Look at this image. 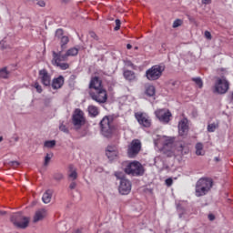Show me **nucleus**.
<instances>
[{"label":"nucleus","mask_w":233,"mask_h":233,"mask_svg":"<svg viewBox=\"0 0 233 233\" xmlns=\"http://www.w3.org/2000/svg\"><path fill=\"white\" fill-rule=\"evenodd\" d=\"M101 132L105 137H112L119 132V126L114 120V116H106L100 121Z\"/></svg>","instance_id":"obj_1"},{"label":"nucleus","mask_w":233,"mask_h":233,"mask_svg":"<svg viewBox=\"0 0 233 233\" xmlns=\"http://www.w3.org/2000/svg\"><path fill=\"white\" fill-rule=\"evenodd\" d=\"M214 182L210 178L202 177L198 180L195 188V196L197 198H201L202 196H207L208 192H210Z\"/></svg>","instance_id":"obj_2"},{"label":"nucleus","mask_w":233,"mask_h":233,"mask_svg":"<svg viewBox=\"0 0 233 233\" xmlns=\"http://www.w3.org/2000/svg\"><path fill=\"white\" fill-rule=\"evenodd\" d=\"M72 125L75 130H81L86 125V117L83 110L76 108L72 115Z\"/></svg>","instance_id":"obj_3"},{"label":"nucleus","mask_w":233,"mask_h":233,"mask_svg":"<svg viewBox=\"0 0 233 233\" xmlns=\"http://www.w3.org/2000/svg\"><path fill=\"white\" fill-rule=\"evenodd\" d=\"M116 177L120 179L118 186V192L121 196H128L130 192H132V182L128 180L127 177H121V173H115Z\"/></svg>","instance_id":"obj_4"},{"label":"nucleus","mask_w":233,"mask_h":233,"mask_svg":"<svg viewBox=\"0 0 233 233\" xmlns=\"http://www.w3.org/2000/svg\"><path fill=\"white\" fill-rule=\"evenodd\" d=\"M165 72V66L156 65L146 71V77L148 81H157Z\"/></svg>","instance_id":"obj_5"},{"label":"nucleus","mask_w":233,"mask_h":233,"mask_svg":"<svg viewBox=\"0 0 233 233\" xmlns=\"http://www.w3.org/2000/svg\"><path fill=\"white\" fill-rule=\"evenodd\" d=\"M125 172L128 176H143L145 174V168L138 161H133L127 164L125 167Z\"/></svg>","instance_id":"obj_6"},{"label":"nucleus","mask_w":233,"mask_h":233,"mask_svg":"<svg viewBox=\"0 0 233 233\" xmlns=\"http://www.w3.org/2000/svg\"><path fill=\"white\" fill-rule=\"evenodd\" d=\"M230 88V84L228 83V80L225 77L222 78H217V81L215 82L213 92L214 94H227L228 92V89Z\"/></svg>","instance_id":"obj_7"},{"label":"nucleus","mask_w":233,"mask_h":233,"mask_svg":"<svg viewBox=\"0 0 233 233\" xmlns=\"http://www.w3.org/2000/svg\"><path fill=\"white\" fill-rule=\"evenodd\" d=\"M11 221L17 228H26L30 223L28 218L24 217L21 213H15L11 217Z\"/></svg>","instance_id":"obj_8"},{"label":"nucleus","mask_w":233,"mask_h":233,"mask_svg":"<svg viewBox=\"0 0 233 233\" xmlns=\"http://www.w3.org/2000/svg\"><path fill=\"white\" fill-rule=\"evenodd\" d=\"M90 97L93 99V101H96L100 105L103 103H106V101L108 100V95L106 94V89L105 87L102 89L91 91Z\"/></svg>","instance_id":"obj_9"},{"label":"nucleus","mask_w":233,"mask_h":233,"mask_svg":"<svg viewBox=\"0 0 233 233\" xmlns=\"http://www.w3.org/2000/svg\"><path fill=\"white\" fill-rule=\"evenodd\" d=\"M67 59L63 58V55L61 54V51L56 53V51H53V59H52V65L54 66H59L61 70H68L70 68V65L68 63H61V61H66Z\"/></svg>","instance_id":"obj_10"},{"label":"nucleus","mask_w":233,"mask_h":233,"mask_svg":"<svg viewBox=\"0 0 233 233\" xmlns=\"http://www.w3.org/2000/svg\"><path fill=\"white\" fill-rule=\"evenodd\" d=\"M156 117L160 121V123H170V118L172 117V113L167 108L157 109L155 111Z\"/></svg>","instance_id":"obj_11"},{"label":"nucleus","mask_w":233,"mask_h":233,"mask_svg":"<svg viewBox=\"0 0 233 233\" xmlns=\"http://www.w3.org/2000/svg\"><path fill=\"white\" fill-rule=\"evenodd\" d=\"M141 152V140L134 139L127 147L128 157H136Z\"/></svg>","instance_id":"obj_12"},{"label":"nucleus","mask_w":233,"mask_h":233,"mask_svg":"<svg viewBox=\"0 0 233 233\" xmlns=\"http://www.w3.org/2000/svg\"><path fill=\"white\" fill-rule=\"evenodd\" d=\"M135 117L139 125H141V127H145V128H150L152 126V120L150 119V116L147 115V113L137 112L135 113Z\"/></svg>","instance_id":"obj_13"},{"label":"nucleus","mask_w":233,"mask_h":233,"mask_svg":"<svg viewBox=\"0 0 233 233\" xmlns=\"http://www.w3.org/2000/svg\"><path fill=\"white\" fill-rule=\"evenodd\" d=\"M38 76L44 86H50V84L52 83V76H50V74H48L46 69H41L38 73Z\"/></svg>","instance_id":"obj_14"},{"label":"nucleus","mask_w":233,"mask_h":233,"mask_svg":"<svg viewBox=\"0 0 233 233\" xmlns=\"http://www.w3.org/2000/svg\"><path fill=\"white\" fill-rule=\"evenodd\" d=\"M177 127L179 136H187L190 128L188 126V118L184 117L179 120Z\"/></svg>","instance_id":"obj_15"},{"label":"nucleus","mask_w":233,"mask_h":233,"mask_svg":"<svg viewBox=\"0 0 233 233\" xmlns=\"http://www.w3.org/2000/svg\"><path fill=\"white\" fill-rule=\"evenodd\" d=\"M119 151L116 146H107L106 148V156L110 161H114L117 157Z\"/></svg>","instance_id":"obj_16"},{"label":"nucleus","mask_w":233,"mask_h":233,"mask_svg":"<svg viewBox=\"0 0 233 233\" xmlns=\"http://www.w3.org/2000/svg\"><path fill=\"white\" fill-rule=\"evenodd\" d=\"M160 142L163 146L164 150H167V148H169L168 150L172 152V147H174V138L170 137H162L160 138Z\"/></svg>","instance_id":"obj_17"},{"label":"nucleus","mask_w":233,"mask_h":233,"mask_svg":"<svg viewBox=\"0 0 233 233\" xmlns=\"http://www.w3.org/2000/svg\"><path fill=\"white\" fill-rule=\"evenodd\" d=\"M89 88H93V90L96 91L105 87H103V82L97 76H95L90 81Z\"/></svg>","instance_id":"obj_18"},{"label":"nucleus","mask_w":233,"mask_h":233,"mask_svg":"<svg viewBox=\"0 0 233 233\" xmlns=\"http://www.w3.org/2000/svg\"><path fill=\"white\" fill-rule=\"evenodd\" d=\"M63 85H65V77H63V76H60L53 79L52 88H54V90H59V88H61Z\"/></svg>","instance_id":"obj_19"},{"label":"nucleus","mask_w":233,"mask_h":233,"mask_svg":"<svg viewBox=\"0 0 233 233\" xmlns=\"http://www.w3.org/2000/svg\"><path fill=\"white\" fill-rule=\"evenodd\" d=\"M124 78L126 81L132 83L134 81H137V76H136V73L132 70H126L123 73Z\"/></svg>","instance_id":"obj_20"},{"label":"nucleus","mask_w":233,"mask_h":233,"mask_svg":"<svg viewBox=\"0 0 233 233\" xmlns=\"http://www.w3.org/2000/svg\"><path fill=\"white\" fill-rule=\"evenodd\" d=\"M46 218V209H39L35 213L34 216V223H37L39 221H42V219H45Z\"/></svg>","instance_id":"obj_21"},{"label":"nucleus","mask_w":233,"mask_h":233,"mask_svg":"<svg viewBox=\"0 0 233 233\" xmlns=\"http://www.w3.org/2000/svg\"><path fill=\"white\" fill-rule=\"evenodd\" d=\"M79 54V48L71 47L69 48L65 55H62L63 59H68V57H76Z\"/></svg>","instance_id":"obj_22"},{"label":"nucleus","mask_w":233,"mask_h":233,"mask_svg":"<svg viewBox=\"0 0 233 233\" xmlns=\"http://www.w3.org/2000/svg\"><path fill=\"white\" fill-rule=\"evenodd\" d=\"M145 94L148 97H154V96H156V86H154L153 85H146Z\"/></svg>","instance_id":"obj_23"},{"label":"nucleus","mask_w":233,"mask_h":233,"mask_svg":"<svg viewBox=\"0 0 233 233\" xmlns=\"http://www.w3.org/2000/svg\"><path fill=\"white\" fill-rule=\"evenodd\" d=\"M52 194H54L52 190H46L42 197V201L46 204L50 203L52 201Z\"/></svg>","instance_id":"obj_24"},{"label":"nucleus","mask_w":233,"mask_h":233,"mask_svg":"<svg viewBox=\"0 0 233 233\" xmlns=\"http://www.w3.org/2000/svg\"><path fill=\"white\" fill-rule=\"evenodd\" d=\"M88 110V114L89 116H91V117H96L97 116H99V108H97V106H89L87 107Z\"/></svg>","instance_id":"obj_25"},{"label":"nucleus","mask_w":233,"mask_h":233,"mask_svg":"<svg viewBox=\"0 0 233 233\" xmlns=\"http://www.w3.org/2000/svg\"><path fill=\"white\" fill-rule=\"evenodd\" d=\"M10 77V71L7 67L0 68V79H8Z\"/></svg>","instance_id":"obj_26"},{"label":"nucleus","mask_w":233,"mask_h":233,"mask_svg":"<svg viewBox=\"0 0 233 233\" xmlns=\"http://www.w3.org/2000/svg\"><path fill=\"white\" fill-rule=\"evenodd\" d=\"M195 148L197 156H205V151L203 150V143H197Z\"/></svg>","instance_id":"obj_27"},{"label":"nucleus","mask_w":233,"mask_h":233,"mask_svg":"<svg viewBox=\"0 0 233 233\" xmlns=\"http://www.w3.org/2000/svg\"><path fill=\"white\" fill-rule=\"evenodd\" d=\"M68 43H70V38L66 35H64L60 38V46L62 50H65V48H66V45H68Z\"/></svg>","instance_id":"obj_28"},{"label":"nucleus","mask_w":233,"mask_h":233,"mask_svg":"<svg viewBox=\"0 0 233 233\" xmlns=\"http://www.w3.org/2000/svg\"><path fill=\"white\" fill-rule=\"evenodd\" d=\"M55 37L56 39H61L62 37H65V31L63 30V28L56 29Z\"/></svg>","instance_id":"obj_29"},{"label":"nucleus","mask_w":233,"mask_h":233,"mask_svg":"<svg viewBox=\"0 0 233 233\" xmlns=\"http://www.w3.org/2000/svg\"><path fill=\"white\" fill-rule=\"evenodd\" d=\"M191 81H193L198 88H203V80H201V77H193Z\"/></svg>","instance_id":"obj_30"},{"label":"nucleus","mask_w":233,"mask_h":233,"mask_svg":"<svg viewBox=\"0 0 233 233\" xmlns=\"http://www.w3.org/2000/svg\"><path fill=\"white\" fill-rule=\"evenodd\" d=\"M69 169H70V174H69V177H71V179H77V171H76V169H74V166H69Z\"/></svg>","instance_id":"obj_31"},{"label":"nucleus","mask_w":233,"mask_h":233,"mask_svg":"<svg viewBox=\"0 0 233 233\" xmlns=\"http://www.w3.org/2000/svg\"><path fill=\"white\" fill-rule=\"evenodd\" d=\"M219 127L218 123H212L208 125V132H216V129Z\"/></svg>","instance_id":"obj_32"},{"label":"nucleus","mask_w":233,"mask_h":233,"mask_svg":"<svg viewBox=\"0 0 233 233\" xmlns=\"http://www.w3.org/2000/svg\"><path fill=\"white\" fill-rule=\"evenodd\" d=\"M44 147H46V148H54V147H56V140L46 141Z\"/></svg>","instance_id":"obj_33"},{"label":"nucleus","mask_w":233,"mask_h":233,"mask_svg":"<svg viewBox=\"0 0 233 233\" xmlns=\"http://www.w3.org/2000/svg\"><path fill=\"white\" fill-rule=\"evenodd\" d=\"M179 152H181V154H188V147H187L184 145H180L178 147Z\"/></svg>","instance_id":"obj_34"},{"label":"nucleus","mask_w":233,"mask_h":233,"mask_svg":"<svg viewBox=\"0 0 233 233\" xmlns=\"http://www.w3.org/2000/svg\"><path fill=\"white\" fill-rule=\"evenodd\" d=\"M34 87L35 88L38 94H41L43 92V87L41 86V85H39V82H35L34 84Z\"/></svg>","instance_id":"obj_35"},{"label":"nucleus","mask_w":233,"mask_h":233,"mask_svg":"<svg viewBox=\"0 0 233 233\" xmlns=\"http://www.w3.org/2000/svg\"><path fill=\"white\" fill-rule=\"evenodd\" d=\"M59 130H61V132H64L65 134H68L70 132L68 130V127L66 126H65L64 124H60Z\"/></svg>","instance_id":"obj_36"},{"label":"nucleus","mask_w":233,"mask_h":233,"mask_svg":"<svg viewBox=\"0 0 233 233\" xmlns=\"http://www.w3.org/2000/svg\"><path fill=\"white\" fill-rule=\"evenodd\" d=\"M50 159H52V155L47 153L45 157V162H44L45 167L48 166V163H50Z\"/></svg>","instance_id":"obj_37"},{"label":"nucleus","mask_w":233,"mask_h":233,"mask_svg":"<svg viewBox=\"0 0 233 233\" xmlns=\"http://www.w3.org/2000/svg\"><path fill=\"white\" fill-rule=\"evenodd\" d=\"M115 23H116V26H115L114 30H115V32H117V30H119V28H121V20L116 19Z\"/></svg>","instance_id":"obj_38"},{"label":"nucleus","mask_w":233,"mask_h":233,"mask_svg":"<svg viewBox=\"0 0 233 233\" xmlns=\"http://www.w3.org/2000/svg\"><path fill=\"white\" fill-rule=\"evenodd\" d=\"M181 25H182L181 20L180 19H177L173 23V28H177V26H181Z\"/></svg>","instance_id":"obj_39"},{"label":"nucleus","mask_w":233,"mask_h":233,"mask_svg":"<svg viewBox=\"0 0 233 233\" xmlns=\"http://www.w3.org/2000/svg\"><path fill=\"white\" fill-rule=\"evenodd\" d=\"M204 35L206 39H208V41L212 40V34H210L209 31H205Z\"/></svg>","instance_id":"obj_40"},{"label":"nucleus","mask_w":233,"mask_h":233,"mask_svg":"<svg viewBox=\"0 0 233 233\" xmlns=\"http://www.w3.org/2000/svg\"><path fill=\"white\" fill-rule=\"evenodd\" d=\"M165 183H166L167 187H172L174 180L171 177H169V178L166 179Z\"/></svg>","instance_id":"obj_41"},{"label":"nucleus","mask_w":233,"mask_h":233,"mask_svg":"<svg viewBox=\"0 0 233 233\" xmlns=\"http://www.w3.org/2000/svg\"><path fill=\"white\" fill-rule=\"evenodd\" d=\"M36 1H38V2H37V5H38V6L44 7V6H46V5L43 0H36Z\"/></svg>","instance_id":"obj_42"},{"label":"nucleus","mask_w":233,"mask_h":233,"mask_svg":"<svg viewBox=\"0 0 233 233\" xmlns=\"http://www.w3.org/2000/svg\"><path fill=\"white\" fill-rule=\"evenodd\" d=\"M76 187H77V184L76 182H72L70 185H69V188L70 190H74L76 188Z\"/></svg>","instance_id":"obj_43"},{"label":"nucleus","mask_w":233,"mask_h":233,"mask_svg":"<svg viewBox=\"0 0 233 233\" xmlns=\"http://www.w3.org/2000/svg\"><path fill=\"white\" fill-rule=\"evenodd\" d=\"M209 221H214L216 219V217L213 214L208 215Z\"/></svg>","instance_id":"obj_44"},{"label":"nucleus","mask_w":233,"mask_h":233,"mask_svg":"<svg viewBox=\"0 0 233 233\" xmlns=\"http://www.w3.org/2000/svg\"><path fill=\"white\" fill-rule=\"evenodd\" d=\"M212 3V0H202V5H210Z\"/></svg>","instance_id":"obj_45"},{"label":"nucleus","mask_w":233,"mask_h":233,"mask_svg":"<svg viewBox=\"0 0 233 233\" xmlns=\"http://www.w3.org/2000/svg\"><path fill=\"white\" fill-rule=\"evenodd\" d=\"M11 165H12L13 167H17V166L19 165V162H17V161H13V162H11Z\"/></svg>","instance_id":"obj_46"},{"label":"nucleus","mask_w":233,"mask_h":233,"mask_svg":"<svg viewBox=\"0 0 233 233\" xmlns=\"http://www.w3.org/2000/svg\"><path fill=\"white\" fill-rule=\"evenodd\" d=\"M63 177L61 174H58L55 177V179L60 180Z\"/></svg>","instance_id":"obj_47"},{"label":"nucleus","mask_w":233,"mask_h":233,"mask_svg":"<svg viewBox=\"0 0 233 233\" xmlns=\"http://www.w3.org/2000/svg\"><path fill=\"white\" fill-rule=\"evenodd\" d=\"M91 37H94V39H97V35H96V33H91Z\"/></svg>","instance_id":"obj_48"},{"label":"nucleus","mask_w":233,"mask_h":233,"mask_svg":"<svg viewBox=\"0 0 233 233\" xmlns=\"http://www.w3.org/2000/svg\"><path fill=\"white\" fill-rule=\"evenodd\" d=\"M127 50H130V49H132V45H130V44H127Z\"/></svg>","instance_id":"obj_49"},{"label":"nucleus","mask_w":233,"mask_h":233,"mask_svg":"<svg viewBox=\"0 0 233 233\" xmlns=\"http://www.w3.org/2000/svg\"><path fill=\"white\" fill-rule=\"evenodd\" d=\"M75 233H83V232L81 231V229H76V230L75 231Z\"/></svg>","instance_id":"obj_50"},{"label":"nucleus","mask_w":233,"mask_h":233,"mask_svg":"<svg viewBox=\"0 0 233 233\" xmlns=\"http://www.w3.org/2000/svg\"><path fill=\"white\" fill-rule=\"evenodd\" d=\"M0 214L3 216L5 214H6V211H0Z\"/></svg>","instance_id":"obj_51"},{"label":"nucleus","mask_w":233,"mask_h":233,"mask_svg":"<svg viewBox=\"0 0 233 233\" xmlns=\"http://www.w3.org/2000/svg\"><path fill=\"white\" fill-rule=\"evenodd\" d=\"M230 99L233 102V92L231 93Z\"/></svg>","instance_id":"obj_52"},{"label":"nucleus","mask_w":233,"mask_h":233,"mask_svg":"<svg viewBox=\"0 0 233 233\" xmlns=\"http://www.w3.org/2000/svg\"><path fill=\"white\" fill-rule=\"evenodd\" d=\"M70 0H63V3H68Z\"/></svg>","instance_id":"obj_53"},{"label":"nucleus","mask_w":233,"mask_h":233,"mask_svg":"<svg viewBox=\"0 0 233 233\" xmlns=\"http://www.w3.org/2000/svg\"><path fill=\"white\" fill-rule=\"evenodd\" d=\"M1 141H3V137H0V143H1Z\"/></svg>","instance_id":"obj_54"},{"label":"nucleus","mask_w":233,"mask_h":233,"mask_svg":"<svg viewBox=\"0 0 233 233\" xmlns=\"http://www.w3.org/2000/svg\"><path fill=\"white\" fill-rule=\"evenodd\" d=\"M215 159H216V161H219V159L218 157H216Z\"/></svg>","instance_id":"obj_55"}]
</instances>
